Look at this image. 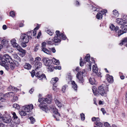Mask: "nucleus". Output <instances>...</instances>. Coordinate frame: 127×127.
Instances as JSON below:
<instances>
[{"instance_id": "nucleus-1", "label": "nucleus", "mask_w": 127, "mask_h": 127, "mask_svg": "<svg viewBox=\"0 0 127 127\" xmlns=\"http://www.w3.org/2000/svg\"><path fill=\"white\" fill-rule=\"evenodd\" d=\"M108 87L107 86V87L105 88L103 86H99L98 88V91L96 90V88L95 87L93 86L92 88V90L94 95L96 96H98L99 95L98 93L99 94L102 96H105L107 92L108 91Z\"/></svg>"}, {"instance_id": "nucleus-2", "label": "nucleus", "mask_w": 127, "mask_h": 127, "mask_svg": "<svg viewBox=\"0 0 127 127\" xmlns=\"http://www.w3.org/2000/svg\"><path fill=\"white\" fill-rule=\"evenodd\" d=\"M55 33L56 35L52 40L54 43H57L60 42L61 41L60 38L65 40L66 38L65 35L63 33H60L59 31H56Z\"/></svg>"}, {"instance_id": "nucleus-3", "label": "nucleus", "mask_w": 127, "mask_h": 127, "mask_svg": "<svg viewBox=\"0 0 127 127\" xmlns=\"http://www.w3.org/2000/svg\"><path fill=\"white\" fill-rule=\"evenodd\" d=\"M50 108L52 111L55 114L54 116L53 115L54 117L56 118L57 121H59L60 120L59 118L60 117V114L58 112V109L54 106L51 107Z\"/></svg>"}, {"instance_id": "nucleus-4", "label": "nucleus", "mask_w": 127, "mask_h": 127, "mask_svg": "<svg viewBox=\"0 0 127 127\" xmlns=\"http://www.w3.org/2000/svg\"><path fill=\"white\" fill-rule=\"evenodd\" d=\"M48 98H41L38 99V102L40 103L42 102H46L48 104H50L51 102V100L52 99V97L50 95H48Z\"/></svg>"}, {"instance_id": "nucleus-5", "label": "nucleus", "mask_w": 127, "mask_h": 127, "mask_svg": "<svg viewBox=\"0 0 127 127\" xmlns=\"http://www.w3.org/2000/svg\"><path fill=\"white\" fill-rule=\"evenodd\" d=\"M29 38L26 34H22L20 39V40L21 43H27L29 41Z\"/></svg>"}, {"instance_id": "nucleus-6", "label": "nucleus", "mask_w": 127, "mask_h": 127, "mask_svg": "<svg viewBox=\"0 0 127 127\" xmlns=\"http://www.w3.org/2000/svg\"><path fill=\"white\" fill-rule=\"evenodd\" d=\"M8 63L9 62L3 58L2 59L1 61L0 62V64L4 67L7 70L9 69Z\"/></svg>"}, {"instance_id": "nucleus-7", "label": "nucleus", "mask_w": 127, "mask_h": 127, "mask_svg": "<svg viewBox=\"0 0 127 127\" xmlns=\"http://www.w3.org/2000/svg\"><path fill=\"white\" fill-rule=\"evenodd\" d=\"M39 29L38 26H37L34 30V31H29L27 33L26 35L28 36V37L30 38V39H32V36H34L36 34V30H37Z\"/></svg>"}, {"instance_id": "nucleus-8", "label": "nucleus", "mask_w": 127, "mask_h": 127, "mask_svg": "<svg viewBox=\"0 0 127 127\" xmlns=\"http://www.w3.org/2000/svg\"><path fill=\"white\" fill-rule=\"evenodd\" d=\"M41 60V59L39 57H37L35 58V66L36 68V69H37L41 67V64L40 62Z\"/></svg>"}, {"instance_id": "nucleus-9", "label": "nucleus", "mask_w": 127, "mask_h": 127, "mask_svg": "<svg viewBox=\"0 0 127 127\" xmlns=\"http://www.w3.org/2000/svg\"><path fill=\"white\" fill-rule=\"evenodd\" d=\"M33 108V106L32 104L28 105H25L22 107L23 110H24L25 112H27L31 111Z\"/></svg>"}, {"instance_id": "nucleus-10", "label": "nucleus", "mask_w": 127, "mask_h": 127, "mask_svg": "<svg viewBox=\"0 0 127 127\" xmlns=\"http://www.w3.org/2000/svg\"><path fill=\"white\" fill-rule=\"evenodd\" d=\"M2 120L4 122L6 123H8L10 122L11 123V116L10 114L6 115L5 117L2 118Z\"/></svg>"}, {"instance_id": "nucleus-11", "label": "nucleus", "mask_w": 127, "mask_h": 127, "mask_svg": "<svg viewBox=\"0 0 127 127\" xmlns=\"http://www.w3.org/2000/svg\"><path fill=\"white\" fill-rule=\"evenodd\" d=\"M35 76L39 78L40 80H43L46 79V77L44 74H43L40 71L37 72L35 74Z\"/></svg>"}, {"instance_id": "nucleus-12", "label": "nucleus", "mask_w": 127, "mask_h": 127, "mask_svg": "<svg viewBox=\"0 0 127 127\" xmlns=\"http://www.w3.org/2000/svg\"><path fill=\"white\" fill-rule=\"evenodd\" d=\"M9 63H10V67L12 70L15 68L16 66H18L19 64L18 61H14V62L12 61Z\"/></svg>"}, {"instance_id": "nucleus-13", "label": "nucleus", "mask_w": 127, "mask_h": 127, "mask_svg": "<svg viewBox=\"0 0 127 127\" xmlns=\"http://www.w3.org/2000/svg\"><path fill=\"white\" fill-rule=\"evenodd\" d=\"M43 61L44 64L45 65L49 66L51 65V61L48 58L45 57L43 59Z\"/></svg>"}, {"instance_id": "nucleus-14", "label": "nucleus", "mask_w": 127, "mask_h": 127, "mask_svg": "<svg viewBox=\"0 0 127 127\" xmlns=\"http://www.w3.org/2000/svg\"><path fill=\"white\" fill-rule=\"evenodd\" d=\"M83 76L81 74L80 72H78L76 75L77 78L79 80L80 82L82 83L83 81Z\"/></svg>"}, {"instance_id": "nucleus-15", "label": "nucleus", "mask_w": 127, "mask_h": 127, "mask_svg": "<svg viewBox=\"0 0 127 127\" xmlns=\"http://www.w3.org/2000/svg\"><path fill=\"white\" fill-rule=\"evenodd\" d=\"M2 58L5 59V60L9 62V63L12 62L11 58L9 55L8 54H5L2 57Z\"/></svg>"}, {"instance_id": "nucleus-16", "label": "nucleus", "mask_w": 127, "mask_h": 127, "mask_svg": "<svg viewBox=\"0 0 127 127\" xmlns=\"http://www.w3.org/2000/svg\"><path fill=\"white\" fill-rule=\"evenodd\" d=\"M127 21L123 20L121 18H117L116 20V22L118 23L120 25H123L125 24Z\"/></svg>"}, {"instance_id": "nucleus-17", "label": "nucleus", "mask_w": 127, "mask_h": 127, "mask_svg": "<svg viewBox=\"0 0 127 127\" xmlns=\"http://www.w3.org/2000/svg\"><path fill=\"white\" fill-rule=\"evenodd\" d=\"M39 107L43 111L45 110L47 108L46 104L44 102L40 103V104L39 105Z\"/></svg>"}, {"instance_id": "nucleus-18", "label": "nucleus", "mask_w": 127, "mask_h": 127, "mask_svg": "<svg viewBox=\"0 0 127 127\" xmlns=\"http://www.w3.org/2000/svg\"><path fill=\"white\" fill-rule=\"evenodd\" d=\"M107 80L109 82L111 83L113 82V77L112 76L107 75Z\"/></svg>"}, {"instance_id": "nucleus-19", "label": "nucleus", "mask_w": 127, "mask_h": 127, "mask_svg": "<svg viewBox=\"0 0 127 127\" xmlns=\"http://www.w3.org/2000/svg\"><path fill=\"white\" fill-rule=\"evenodd\" d=\"M110 29L112 30H115L116 32L119 29V28L117 27H115L113 24H111L110 26Z\"/></svg>"}, {"instance_id": "nucleus-20", "label": "nucleus", "mask_w": 127, "mask_h": 127, "mask_svg": "<svg viewBox=\"0 0 127 127\" xmlns=\"http://www.w3.org/2000/svg\"><path fill=\"white\" fill-rule=\"evenodd\" d=\"M14 95V94L13 92H11L6 94L4 95V97L5 98L6 96L7 97H10L13 96Z\"/></svg>"}, {"instance_id": "nucleus-21", "label": "nucleus", "mask_w": 127, "mask_h": 127, "mask_svg": "<svg viewBox=\"0 0 127 127\" xmlns=\"http://www.w3.org/2000/svg\"><path fill=\"white\" fill-rule=\"evenodd\" d=\"M12 56L18 62H20V59L19 57L18 56L17 54L16 53H14L12 54Z\"/></svg>"}, {"instance_id": "nucleus-22", "label": "nucleus", "mask_w": 127, "mask_h": 127, "mask_svg": "<svg viewBox=\"0 0 127 127\" xmlns=\"http://www.w3.org/2000/svg\"><path fill=\"white\" fill-rule=\"evenodd\" d=\"M58 80V78L57 77L54 78L52 79L50 82L54 85L55 83L57 82Z\"/></svg>"}, {"instance_id": "nucleus-23", "label": "nucleus", "mask_w": 127, "mask_h": 127, "mask_svg": "<svg viewBox=\"0 0 127 127\" xmlns=\"http://www.w3.org/2000/svg\"><path fill=\"white\" fill-rule=\"evenodd\" d=\"M113 14L112 16L114 17H117L119 15L118 11L116 10H115L113 11Z\"/></svg>"}, {"instance_id": "nucleus-24", "label": "nucleus", "mask_w": 127, "mask_h": 127, "mask_svg": "<svg viewBox=\"0 0 127 127\" xmlns=\"http://www.w3.org/2000/svg\"><path fill=\"white\" fill-rule=\"evenodd\" d=\"M92 68L93 72L95 73H97L98 72V68L96 64L93 65Z\"/></svg>"}, {"instance_id": "nucleus-25", "label": "nucleus", "mask_w": 127, "mask_h": 127, "mask_svg": "<svg viewBox=\"0 0 127 127\" xmlns=\"http://www.w3.org/2000/svg\"><path fill=\"white\" fill-rule=\"evenodd\" d=\"M95 124L96 125L98 126V127H104L103 124L101 122H99V121H98L97 122H95Z\"/></svg>"}, {"instance_id": "nucleus-26", "label": "nucleus", "mask_w": 127, "mask_h": 127, "mask_svg": "<svg viewBox=\"0 0 127 127\" xmlns=\"http://www.w3.org/2000/svg\"><path fill=\"white\" fill-rule=\"evenodd\" d=\"M71 82L72 84V88L74 89L75 91H77V86L76 84H75L74 81H72Z\"/></svg>"}, {"instance_id": "nucleus-27", "label": "nucleus", "mask_w": 127, "mask_h": 127, "mask_svg": "<svg viewBox=\"0 0 127 127\" xmlns=\"http://www.w3.org/2000/svg\"><path fill=\"white\" fill-rule=\"evenodd\" d=\"M42 50L44 52L47 54H50L51 53V52L50 50H48L45 48H42Z\"/></svg>"}, {"instance_id": "nucleus-28", "label": "nucleus", "mask_w": 127, "mask_h": 127, "mask_svg": "<svg viewBox=\"0 0 127 127\" xmlns=\"http://www.w3.org/2000/svg\"><path fill=\"white\" fill-rule=\"evenodd\" d=\"M52 61L54 64L56 65H59L60 64V62L59 60H57L54 58L52 59Z\"/></svg>"}, {"instance_id": "nucleus-29", "label": "nucleus", "mask_w": 127, "mask_h": 127, "mask_svg": "<svg viewBox=\"0 0 127 127\" xmlns=\"http://www.w3.org/2000/svg\"><path fill=\"white\" fill-rule=\"evenodd\" d=\"M6 100L5 98L4 97V95L1 93H0V100L2 102L5 101Z\"/></svg>"}, {"instance_id": "nucleus-30", "label": "nucleus", "mask_w": 127, "mask_h": 127, "mask_svg": "<svg viewBox=\"0 0 127 127\" xmlns=\"http://www.w3.org/2000/svg\"><path fill=\"white\" fill-rule=\"evenodd\" d=\"M11 43L13 46L14 47L16 45H17L18 44L16 42V40L15 39H12L11 41Z\"/></svg>"}, {"instance_id": "nucleus-31", "label": "nucleus", "mask_w": 127, "mask_h": 127, "mask_svg": "<svg viewBox=\"0 0 127 127\" xmlns=\"http://www.w3.org/2000/svg\"><path fill=\"white\" fill-rule=\"evenodd\" d=\"M12 121L16 124H19L20 122V120L18 117L13 119Z\"/></svg>"}, {"instance_id": "nucleus-32", "label": "nucleus", "mask_w": 127, "mask_h": 127, "mask_svg": "<svg viewBox=\"0 0 127 127\" xmlns=\"http://www.w3.org/2000/svg\"><path fill=\"white\" fill-rule=\"evenodd\" d=\"M102 14L100 12H98L96 15L97 19H101L102 17Z\"/></svg>"}, {"instance_id": "nucleus-33", "label": "nucleus", "mask_w": 127, "mask_h": 127, "mask_svg": "<svg viewBox=\"0 0 127 127\" xmlns=\"http://www.w3.org/2000/svg\"><path fill=\"white\" fill-rule=\"evenodd\" d=\"M24 67L25 69L29 70L31 69V66L29 64L26 63Z\"/></svg>"}, {"instance_id": "nucleus-34", "label": "nucleus", "mask_w": 127, "mask_h": 127, "mask_svg": "<svg viewBox=\"0 0 127 127\" xmlns=\"http://www.w3.org/2000/svg\"><path fill=\"white\" fill-rule=\"evenodd\" d=\"M26 112L22 109L21 111H19V113L21 116H25L27 115V113Z\"/></svg>"}, {"instance_id": "nucleus-35", "label": "nucleus", "mask_w": 127, "mask_h": 127, "mask_svg": "<svg viewBox=\"0 0 127 127\" xmlns=\"http://www.w3.org/2000/svg\"><path fill=\"white\" fill-rule=\"evenodd\" d=\"M55 102L58 107H62V104L58 100L56 99L55 100Z\"/></svg>"}, {"instance_id": "nucleus-36", "label": "nucleus", "mask_w": 127, "mask_h": 127, "mask_svg": "<svg viewBox=\"0 0 127 127\" xmlns=\"http://www.w3.org/2000/svg\"><path fill=\"white\" fill-rule=\"evenodd\" d=\"M68 87V86L67 85H65L63 86L62 89V91L63 93H64L65 92L66 90L67 89Z\"/></svg>"}, {"instance_id": "nucleus-37", "label": "nucleus", "mask_w": 127, "mask_h": 127, "mask_svg": "<svg viewBox=\"0 0 127 127\" xmlns=\"http://www.w3.org/2000/svg\"><path fill=\"white\" fill-rule=\"evenodd\" d=\"M90 83L92 85H93L95 84V79L94 78H90L89 80Z\"/></svg>"}, {"instance_id": "nucleus-38", "label": "nucleus", "mask_w": 127, "mask_h": 127, "mask_svg": "<svg viewBox=\"0 0 127 127\" xmlns=\"http://www.w3.org/2000/svg\"><path fill=\"white\" fill-rule=\"evenodd\" d=\"M8 90L10 91H15L17 89L16 88H15L14 87H13L12 86H10L8 87Z\"/></svg>"}, {"instance_id": "nucleus-39", "label": "nucleus", "mask_w": 127, "mask_h": 127, "mask_svg": "<svg viewBox=\"0 0 127 127\" xmlns=\"http://www.w3.org/2000/svg\"><path fill=\"white\" fill-rule=\"evenodd\" d=\"M90 56L89 54H87L85 57V58L84 59V61L86 60V61L87 62H88L90 60Z\"/></svg>"}, {"instance_id": "nucleus-40", "label": "nucleus", "mask_w": 127, "mask_h": 127, "mask_svg": "<svg viewBox=\"0 0 127 127\" xmlns=\"http://www.w3.org/2000/svg\"><path fill=\"white\" fill-rule=\"evenodd\" d=\"M126 32L123 31V30H120L118 32V36H119L123 34L124 33H126Z\"/></svg>"}, {"instance_id": "nucleus-41", "label": "nucleus", "mask_w": 127, "mask_h": 127, "mask_svg": "<svg viewBox=\"0 0 127 127\" xmlns=\"http://www.w3.org/2000/svg\"><path fill=\"white\" fill-rule=\"evenodd\" d=\"M46 32L50 35L51 36L52 35L53 33L54 32L53 31H52L50 30H47L46 31Z\"/></svg>"}, {"instance_id": "nucleus-42", "label": "nucleus", "mask_w": 127, "mask_h": 127, "mask_svg": "<svg viewBox=\"0 0 127 127\" xmlns=\"http://www.w3.org/2000/svg\"><path fill=\"white\" fill-rule=\"evenodd\" d=\"M13 108L17 109H19L20 108V106L19 105L16 103L14 104L13 105Z\"/></svg>"}, {"instance_id": "nucleus-43", "label": "nucleus", "mask_w": 127, "mask_h": 127, "mask_svg": "<svg viewBox=\"0 0 127 127\" xmlns=\"http://www.w3.org/2000/svg\"><path fill=\"white\" fill-rule=\"evenodd\" d=\"M92 120L93 121H95V122H97L100 121V119L98 118H95V117L92 118Z\"/></svg>"}, {"instance_id": "nucleus-44", "label": "nucleus", "mask_w": 127, "mask_h": 127, "mask_svg": "<svg viewBox=\"0 0 127 127\" xmlns=\"http://www.w3.org/2000/svg\"><path fill=\"white\" fill-rule=\"evenodd\" d=\"M14 47L16 48L17 50L19 51H20L22 49L21 47L18 44H17V45H16Z\"/></svg>"}, {"instance_id": "nucleus-45", "label": "nucleus", "mask_w": 127, "mask_h": 127, "mask_svg": "<svg viewBox=\"0 0 127 127\" xmlns=\"http://www.w3.org/2000/svg\"><path fill=\"white\" fill-rule=\"evenodd\" d=\"M19 52H21L22 54V56L23 57L24 56L26 53V51L25 50H24L22 49Z\"/></svg>"}, {"instance_id": "nucleus-46", "label": "nucleus", "mask_w": 127, "mask_h": 127, "mask_svg": "<svg viewBox=\"0 0 127 127\" xmlns=\"http://www.w3.org/2000/svg\"><path fill=\"white\" fill-rule=\"evenodd\" d=\"M8 41L5 39H3L1 41V44L3 45H5L8 43Z\"/></svg>"}, {"instance_id": "nucleus-47", "label": "nucleus", "mask_w": 127, "mask_h": 127, "mask_svg": "<svg viewBox=\"0 0 127 127\" xmlns=\"http://www.w3.org/2000/svg\"><path fill=\"white\" fill-rule=\"evenodd\" d=\"M121 28L123 29V30L125 31H127V25H124L121 27Z\"/></svg>"}, {"instance_id": "nucleus-48", "label": "nucleus", "mask_w": 127, "mask_h": 127, "mask_svg": "<svg viewBox=\"0 0 127 127\" xmlns=\"http://www.w3.org/2000/svg\"><path fill=\"white\" fill-rule=\"evenodd\" d=\"M31 122L32 124H33L35 122V119L32 117H31L30 118Z\"/></svg>"}, {"instance_id": "nucleus-49", "label": "nucleus", "mask_w": 127, "mask_h": 127, "mask_svg": "<svg viewBox=\"0 0 127 127\" xmlns=\"http://www.w3.org/2000/svg\"><path fill=\"white\" fill-rule=\"evenodd\" d=\"M11 114L12 115V118L14 119L15 118H16L18 117V116L16 115L15 113L14 112H11Z\"/></svg>"}, {"instance_id": "nucleus-50", "label": "nucleus", "mask_w": 127, "mask_h": 127, "mask_svg": "<svg viewBox=\"0 0 127 127\" xmlns=\"http://www.w3.org/2000/svg\"><path fill=\"white\" fill-rule=\"evenodd\" d=\"M81 120L82 121H84L85 120V116L84 114L83 113H82L80 114Z\"/></svg>"}, {"instance_id": "nucleus-51", "label": "nucleus", "mask_w": 127, "mask_h": 127, "mask_svg": "<svg viewBox=\"0 0 127 127\" xmlns=\"http://www.w3.org/2000/svg\"><path fill=\"white\" fill-rule=\"evenodd\" d=\"M104 126L105 127H110V125L107 122H105L104 123Z\"/></svg>"}, {"instance_id": "nucleus-52", "label": "nucleus", "mask_w": 127, "mask_h": 127, "mask_svg": "<svg viewBox=\"0 0 127 127\" xmlns=\"http://www.w3.org/2000/svg\"><path fill=\"white\" fill-rule=\"evenodd\" d=\"M107 12V10L104 9L101 10L100 12L101 13L102 15H103L106 13Z\"/></svg>"}, {"instance_id": "nucleus-53", "label": "nucleus", "mask_w": 127, "mask_h": 127, "mask_svg": "<svg viewBox=\"0 0 127 127\" xmlns=\"http://www.w3.org/2000/svg\"><path fill=\"white\" fill-rule=\"evenodd\" d=\"M10 16L12 17H14L15 16V13L13 11H11L10 13Z\"/></svg>"}, {"instance_id": "nucleus-54", "label": "nucleus", "mask_w": 127, "mask_h": 127, "mask_svg": "<svg viewBox=\"0 0 127 127\" xmlns=\"http://www.w3.org/2000/svg\"><path fill=\"white\" fill-rule=\"evenodd\" d=\"M54 41L53 40H52V41H47V42L48 44L50 45H52L53 44H54Z\"/></svg>"}, {"instance_id": "nucleus-55", "label": "nucleus", "mask_w": 127, "mask_h": 127, "mask_svg": "<svg viewBox=\"0 0 127 127\" xmlns=\"http://www.w3.org/2000/svg\"><path fill=\"white\" fill-rule=\"evenodd\" d=\"M92 9L93 11H99V10L98 8H96L95 7H93L92 8Z\"/></svg>"}, {"instance_id": "nucleus-56", "label": "nucleus", "mask_w": 127, "mask_h": 127, "mask_svg": "<svg viewBox=\"0 0 127 127\" xmlns=\"http://www.w3.org/2000/svg\"><path fill=\"white\" fill-rule=\"evenodd\" d=\"M18 100V97L17 96H15L13 97L12 101H17Z\"/></svg>"}, {"instance_id": "nucleus-57", "label": "nucleus", "mask_w": 127, "mask_h": 127, "mask_svg": "<svg viewBox=\"0 0 127 127\" xmlns=\"http://www.w3.org/2000/svg\"><path fill=\"white\" fill-rule=\"evenodd\" d=\"M46 43L45 42H43L42 43V48H45L46 46Z\"/></svg>"}, {"instance_id": "nucleus-58", "label": "nucleus", "mask_w": 127, "mask_h": 127, "mask_svg": "<svg viewBox=\"0 0 127 127\" xmlns=\"http://www.w3.org/2000/svg\"><path fill=\"white\" fill-rule=\"evenodd\" d=\"M81 74L83 76H84L85 74L86 73V72L85 70H83L82 72H80Z\"/></svg>"}, {"instance_id": "nucleus-59", "label": "nucleus", "mask_w": 127, "mask_h": 127, "mask_svg": "<svg viewBox=\"0 0 127 127\" xmlns=\"http://www.w3.org/2000/svg\"><path fill=\"white\" fill-rule=\"evenodd\" d=\"M101 110L103 114H104L106 113V111L104 108H101Z\"/></svg>"}, {"instance_id": "nucleus-60", "label": "nucleus", "mask_w": 127, "mask_h": 127, "mask_svg": "<svg viewBox=\"0 0 127 127\" xmlns=\"http://www.w3.org/2000/svg\"><path fill=\"white\" fill-rule=\"evenodd\" d=\"M114 102L116 104H118L119 103V101L118 98L115 99L114 101Z\"/></svg>"}, {"instance_id": "nucleus-61", "label": "nucleus", "mask_w": 127, "mask_h": 127, "mask_svg": "<svg viewBox=\"0 0 127 127\" xmlns=\"http://www.w3.org/2000/svg\"><path fill=\"white\" fill-rule=\"evenodd\" d=\"M21 43L22 46L23 47H26V46H27V45L26 44V43H24L21 42Z\"/></svg>"}, {"instance_id": "nucleus-62", "label": "nucleus", "mask_w": 127, "mask_h": 127, "mask_svg": "<svg viewBox=\"0 0 127 127\" xmlns=\"http://www.w3.org/2000/svg\"><path fill=\"white\" fill-rule=\"evenodd\" d=\"M48 66L49 67L48 68V70L50 71H52L53 70V68H52L51 67H50V66Z\"/></svg>"}, {"instance_id": "nucleus-63", "label": "nucleus", "mask_w": 127, "mask_h": 127, "mask_svg": "<svg viewBox=\"0 0 127 127\" xmlns=\"http://www.w3.org/2000/svg\"><path fill=\"white\" fill-rule=\"evenodd\" d=\"M51 50L52 52L53 53H55L56 52V50L54 47L52 48L51 49Z\"/></svg>"}, {"instance_id": "nucleus-64", "label": "nucleus", "mask_w": 127, "mask_h": 127, "mask_svg": "<svg viewBox=\"0 0 127 127\" xmlns=\"http://www.w3.org/2000/svg\"><path fill=\"white\" fill-rule=\"evenodd\" d=\"M96 75H97L98 76L100 77H101V73L100 72H97V73H95Z\"/></svg>"}]
</instances>
